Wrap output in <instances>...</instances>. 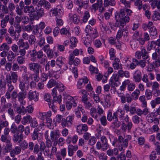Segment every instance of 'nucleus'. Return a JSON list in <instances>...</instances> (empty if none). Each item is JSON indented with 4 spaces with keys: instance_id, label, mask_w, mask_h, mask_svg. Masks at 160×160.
<instances>
[{
    "instance_id": "1",
    "label": "nucleus",
    "mask_w": 160,
    "mask_h": 160,
    "mask_svg": "<svg viewBox=\"0 0 160 160\" xmlns=\"http://www.w3.org/2000/svg\"><path fill=\"white\" fill-rule=\"evenodd\" d=\"M125 10L123 9H121L119 11L120 15L121 17L119 20L117 19V16H115V19L116 22L115 23V26L119 27L120 28H121L125 26L126 23L128 22L130 20L129 17L128 15L125 16Z\"/></svg>"
},
{
    "instance_id": "2",
    "label": "nucleus",
    "mask_w": 160,
    "mask_h": 160,
    "mask_svg": "<svg viewBox=\"0 0 160 160\" xmlns=\"http://www.w3.org/2000/svg\"><path fill=\"white\" fill-rule=\"evenodd\" d=\"M28 67L30 71H32L34 73L31 74V78L36 82H38L39 79V71L41 72V66L37 63H30L28 64Z\"/></svg>"
},
{
    "instance_id": "3",
    "label": "nucleus",
    "mask_w": 160,
    "mask_h": 160,
    "mask_svg": "<svg viewBox=\"0 0 160 160\" xmlns=\"http://www.w3.org/2000/svg\"><path fill=\"white\" fill-rule=\"evenodd\" d=\"M52 130H48L46 131L44 133L46 147L49 148L52 146V142L54 143V139Z\"/></svg>"
},
{
    "instance_id": "4",
    "label": "nucleus",
    "mask_w": 160,
    "mask_h": 160,
    "mask_svg": "<svg viewBox=\"0 0 160 160\" xmlns=\"http://www.w3.org/2000/svg\"><path fill=\"white\" fill-rule=\"evenodd\" d=\"M101 142H98L96 144V148L98 150L101 149L103 151H106L108 148L109 145L108 140L104 136H102L100 138Z\"/></svg>"
},
{
    "instance_id": "5",
    "label": "nucleus",
    "mask_w": 160,
    "mask_h": 160,
    "mask_svg": "<svg viewBox=\"0 0 160 160\" xmlns=\"http://www.w3.org/2000/svg\"><path fill=\"white\" fill-rule=\"evenodd\" d=\"M52 133L54 139V143L53 145H57L62 146L64 143V139L62 137L58 138L60 136V132L58 129L52 130Z\"/></svg>"
},
{
    "instance_id": "6",
    "label": "nucleus",
    "mask_w": 160,
    "mask_h": 160,
    "mask_svg": "<svg viewBox=\"0 0 160 160\" xmlns=\"http://www.w3.org/2000/svg\"><path fill=\"white\" fill-rule=\"evenodd\" d=\"M15 29L13 26H11L8 29V32L11 37H14V39L18 38L20 35L19 33L21 32L22 29L14 26Z\"/></svg>"
},
{
    "instance_id": "7",
    "label": "nucleus",
    "mask_w": 160,
    "mask_h": 160,
    "mask_svg": "<svg viewBox=\"0 0 160 160\" xmlns=\"http://www.w3.org/2000/svg\"><path fill=\"white\" fill-rule=\"evenodd\" d=\"M56 61L54 60H52L50 62H48L45 66V70L50 73L58 72V71H55V69L56 68Z\"/></svg>"
},
{
    "instance_id": "8",
    "label": "nucleus",
    "mask_w": 160,
    "mask_h": 160,
    "mask_svg": "<svg viewBox=\"0 0 160 160\" xmlns=\"http://www.w3.org/2000/svg\"><path fill=\"white\" fill-rule=\"evenodd\" d=\"M29 83V77L28 76H24L23 79L20 81L19 85V89L21 92H26L25 90L26 87H28Z\"/></svg>"
},
{
    "instance_id": "9",
    "label": "nucleus",
    "mask_w": 160,
    "mask_h": 160,
    "mask_svg": "<svg viewBox=\"0 0 160 160\" xmlns=\"http://www.w3.org/2000/svg\"><path fill=\"white\" fill-rule=\"evenodd\" d=\"M124 111L123 110L118 109L113 113L114 117L118 118V116L123 120L125 122H127L129 120V117L127 115L124 116Z\"/></svg>"
},
{
    "instance_id": "10",
    "label": "nucleus",
    "mask_w": 160,
    "mask_h": 160,
    "mask_svg": "<svg viewBox=\"0 0 160 160\" xmlns=\"http://www.w3.org/2000/svg\"><path fill=\"white\" fill-rule=\"evenodd\" d=\"M18 76L17 73L16 72H12L10 74L6 76V82L16 83L18 80Z\"/></svg>"
},
{
    "instance_id": "11",
    "label": "nucleus",
    "mask_w": 160,
    "mask_h": 160,
    "mask_svg": "<svg viewBox=\"0 0 160 160\" xmlns=\"http://www.w3.org/2000/svg\"><path fill=\"white\" fill-rule=\"evenodd\" d=\"M118 96L120 98L121 103L123 104L125 103L126 102L130 103L132 100V96L129 93H127L125 95L120 93H119Z\"/></svg>"
},
{
    "instance_id": "12",
    "label": "nucleus",
    "mask_w": 160,
    "mask_h": 160,
    "mask_svg": "<svg viewBox=\"0 0 160 160\" xmlns=\"http://www.w3.org/2000/svg\"><path fill=\"white\" fill-rule=\"evenodd\" d=\"M92 9L96 11L99 8V11L102 12L104 10V8L103 7L102 0H97L96 2L92 5Z\"/></svg>"
},
{
    "instance_id": "13",
    "label": "nucleus",
    "mask_w": 160,
    "mask_h": 160,
    "mask_svg": "<svg viewBox=\"0 0 160 160\" xmlns=\"http://www.w3.org/2000/svg\"><path fill=\"white\" fill-rule=\"evenodd\" d=\"M35 10H36V13L33 15L32 19L37 20L44 16L45 13L43 8H40L38 9L37 8H36Z\"/></svg>"
},
{
    "instance_id": "14",
    "label": "nucleus",
    "mask_w": 160,
    "mask_h": 160,
    "mask_svg": "<svg viewBox=\"0 0 160 160\" xmlns=\"http://www.w3.org/2000/svg\"><path fill=\"white\" fill-rule=\"evenodd\" d=\"M10 47L6 42L3 43L0 46V51L2 52L0 53L1 57L3 58L5 57L6 53L10 49Z\"/></svg>"
},
{
    "instance_id": "15",
    "label": "nucleus",
    "mask_w": 160,
    "mask_h": 160,
    "mask_svg": "<svg viewBox=\"0 0 160 160\" xmlns=\"http://www.w3.org/2000/svg\"><path fill=\"white\" fill-rule=\"evenodd\" d=\"M38 93L36 91L30 90L28 94V98L30 101L37 102L38 100Z\"/></svg>"
},
{
    "instance_id": "16",
    "label": "nucleus",
    "mask_w": 160,
    "mask_h": 160,
    "mask_svg": "<svg viewBox=\"0 0 160 160\" xmlns=\"http://www.w3.org/2000/svg\"><path fill=\"white\" fill-rule=\"evenodd\" d=\"M88 130V127L86 124H80L77 127V132L79 134L83 133V132H86Z\"/></svg>"
},
{
    "instance_id": "17",
    "label": "nucleus",
    "mask_w": 160,
    "mask_h": 160,
    "mask_svg": "<svg viewBox=\"0 0 160 160\" xmlns=\"http://www.w3.org/2000/svg\"><path fill=\"white\" fill-rule=\"evenodd\" d=\"M122 85L123 87H125L127 85V89L129 91H133L135 88V84L133 82L130 83V81L129 79L125 81Z\"/></svg>"
},
{
    "instance_id": "18",
    "label": "nucleus",
    "mask_w": 160,
    "mask_h": 160,
    "mask_svg": "<svg viewBox=\"0 0 160 160\" xmlns=\"http://www.w3.org/2000/svg\"><path fill=\"white\" fill-rule=\"evenodd\" d=\"M12 138V140L14 143H20L23 139V136L22 133L20 134L19 132L14 133Z\"/></svg>"
},
{
    "instance_id": "19",
    "label": "nucleus",
    "mask_w": 160,
    "mask_h": 160,
    "mask_svg": "<svg viewBox=\"0 0 160 160\" xmlns=\"http://www.w3.org/2000/svg\"><path fill=\"white\" fill-rule=\"evenodd\" d=\"M78 148L77 145L73 146L72 144H69L68 146V154L69 156L72 157L74 154V151H77Z\"/></svg>"
},
{
    "instance_id": "20",
    "label": "nucleus",
    "mask_w": 160,
    "mask_h": 160,
    "mask_svg": "<svg viewBox=\"0 0 160 160\" xmlns=\"http://www.w3.org/2000/svg\"><path fill=\"white\" fill-rule=\"evenodd\" d=\"M127 122V123L126 124L124 121L122 122L121 128L123 132H126L127 128L128 131H130L132 127V124L131 122H129L128 121Z\"/></svg>"
},
{
    "instance_id": "21",
    "label": "nucleus",
    "mask_w": 160,
    "mask_h": 160,
    "mask_svg": "<svg viewBox=\"0 0 160 160\" xmlns=\"http://www.w3.org/2000/svg\"><path fill=\"white\" fill-rule=\"evenodd\" d=\"M27 95V92H20L17 96V99L20 102L21 105H24L25 101H23L24 99L26 98Z\"/></svg>"
},
{
    "instance_id": "22",
    "label": "nucleus",
    "mask_w": 160,
    "mask_h": 160,
    "mask_svg": "<svg viewBox=\"0 0 160 160\" xmlns=\"http://www.w3.org/2000/svg\"><path fill=\"white\" fill-rule=\"evenodd\" d=\"M74 55L73 54H70L68 57V63L70 65L74 64L75 66H77L79 64L80 60L77 58L74 60Z\"/></svg>"
},
{
    "instance_id": "23",
    "label": "nucleus",
    "mask_w": 160,
    "mask_h": 160,
    "mask_svg": "<svg viewBox=\"0 0 160 160\" xmlns=\"http://www.w3.org/2000/svg\"><path fill=\"white\" fill-rule=\"evenodd\" d=\"M21 149L20 147H15V148L10 152V156L12 158L11 159L15 158H16L17 160V158L15 157V155L19 154L21 152Z\"/></svg>"
},
{
    "instance_id": "24",
    "label": "nucleus",
    "mask_w": 160,
    "mask_h": 160,
    "mask_svg": "<svg viewBox=\"0 0 160 160\" xmlns=\"http://www.w3.org/2000/svg\"><path fill=\"white\" fill-rule=\"evenodd\" d=\"M119 79V76L117 74L113 75L110 79L109 82L112 87H113L115 86H117V84L116 82L118 81Z\"/></svg>"
},
{
    "instance_id": "25",
    "label": "nucleus",
    "mask_w": 160,
    "mask_h": 160,
    "mask_svg": "<svg viewBox=\"0 0 160 160\" xmlns=\"http://www.w3.org/2000/svg\"><path fill=\"white\" fill-rule=\"evenodd\" d=\"M142 73L139 70H136L133 74V78L136 82H139L142 80Z\"/></svg>"
},
{
    "instance_id": "26",
    "label": "nucleus",
    "mask_w": 160,
    "mask_h": 160,
    "mask_svg": "<svg viewBox=\"0 0 160 160\" xmlns=\"http://www.w3.org/2000/svg\"><path fill=\"white\" fill-rule=\"evenodd\" d=\"M81 101L86 108L89 109L92 106V103L89 101L88 98L86 96H84L82 97Z\"/></svg>"
},
{
    "instance_id": "27",
    "label": "nucleus",
    "mask_w": 160,
    "mask_h": 160,
    "mask_svg": "<svg viewBox=\"0 0 160 160\" xmlns=\"http://www.w3.org/2000/svg\"><path fill=\"white\" fill-rule=\"evenodd\" d=\"M56 68L55 69V71H59L61 69L63 62L62 57H59L58 58L56 61Z\"/></svg>"
},
{
    "instance_id": "28",
    "label": "nucleus",
    "mask_w": 160,
    "mask_h": 160,
    "mask_svg": "<svg viewBox=\"0 0 160 160\" xmlns=\"http://www.w3.org/2000/svg\"><path fill=\"white\" fill-rule=\"evenodd\" d=\"M23 12L32 14L34 12L35 10L34 7L32 5L28 6H25L23 9Z\"/></svg>"
},
{
    "instance_id": "29",
    "label": "nucleus",
    "mask_w": 160,
    "mask_h": 160,
    "mask_svg": "<svg viewBox=\"0 0 160 160\" xmlns=\"http://www.w3.org/2000/svg\"><path fill=\"white\" fill-rule=\"evenodd\" d=\"M21 105L16 108V111L19 114L24 115L27 112L26 109L23 105Z\"/></svg>"
},
{
    "instance_id": "30",
    "label": "nucleus",
    "mask_w": 160,
    "mask_h": 160,
    "mask_svg": "<svg viewBox=\"0 0 160 160\" xmlns=\"http://www.w3.org/2000/svg\"><path fill=\"white\" fill-rule=\"evenodd\" d=\"M16 54L13 53V51H9L6 53L5 57L6 56L8 61L9 62H12L16 57Z\"/></svg>"
},
{
    "instance_id": "31",
    "label": "nucleus",
    "mask_w": 160,
    "mask_h": 160,
    "mask_svg": "<svg viewBox=\"0 0 160 160\" xmlns=\"http://www.w3.org/2000/svg\"><path fill=\"white\" fill-rule=\"evenodd\" d=\"M39 117L41 119L43 120L45 118H47L51 116L52 113L50 111H49L47 112H39Z\"/></svg>"
},
{
    "instance_id": "32",
    "label": "nucleus",
    "mask_w": 160,
    "mask_h": 160,
    "mask_svg": "<svg viewBox=\"0 0 160 160\" xmlns=\"http://www.w3.org/2000/svg\"><path fill=\"white\" fill-rule=\"evenodd\" d=\"M160 56V47H158L155 50V52L152 54V58L153 60L158 59V57Z\"/></svg>"
},
{
    "instance_id": "33",
    "label": "nucleus",
    "mask_w": 160,
    "mask_h": 160,
    "mask_svg": "<svg viewBox=\"0 0 160 160\" xmlns=\"http://www.w3.org/2000/svg\"><path fill=\"white\" fill-rule=\"evenodd\" d=\"M12 145L11 141L6 142V145L4 148V150L6 153L10 152L12 150Z\"/></svg>"
},
{
    "instance_id": "34",
    "label": "nucleus",
    "mask_w": 160,
    "mask_h": 160,
    "mask_svg": "<svg viewBox=\"0 0 160 160\" xmlns=\"http://www.w3.org/2000/svg\"><path fill=\"white\" fill-rule=\"evenodd\" d=\"M150 103L152 108H155L157 105L160 104V97H157L154 100L151 101Z\"/></svg>"
},
{
    "instance_id": "35",
    "label": "nucleus",
    "mask_w": 160,
    "mask_h": 160,
    "mask_svg": "<svg viewBox=\"0 0 160 160\" xmlns=\"http://www.w3.org/2000/svg\"><path fill=\"white\" fill-rule=\"evenodd\" d=\"M15 19V22L14 26L20 28V29H22L21 27L20 24V23L21 22V16L17 15L16 16Z\"/></svg>"
},
{
    "instance_id": "36",
    "label": "nucleus",
    "mask_w": 160,
    "mask_h": 160,
    "mask_svg": "<svg viewBox=\"0 0 160 160\" xmlns=\"http://www.w3.org/2000/svg\"><path fill=\"white\" fill-rule=\"evenodd\" d=\"M116 3L115 0H104L103 4L104 7H107L109 6H114Z\"/></svg>"
},
{
    "instance_id": "37",
    "label": "nucleus",
    "mask_w": 160,
    "mask_h": 160,
    "mask_svg": "<svg viewBox=\"0 0 160 160\" xmlns=\"http://www.w3.org/2000/svg\"><path fill=\"white\" fill-rule=\"evenodd\" d=\"M140 93V92L139 89H136L131 94V96L132 99L136 100L138 99Z\"/></svg>"
},
{
    "instance_id": "38",
    "label": "nucleus",
    "mask_w": 160,
    "mask_h": 160,
    "mask_svg": "<svg viewBox=\"0 0 160 160\" xmlns=\"http://www.w3.org/2000/svg\"><path fill=\"white\" fill-rule=\"evenodd\" d=\"M22 47L23 48L22 49H20V48L19 50L18 51V52L20 56L24 57L26 54V51L29 48V46H28L27 47Z\"/></svg>"
},
{
    "instance_id": "39",
    "label": "nucleus",
    "mask_w": 160,
    "mask_h": 160,
    "mask_svg": "<svg viewBox=\"0 0 160 160\" xmlns=\"http://www.w3.org/2000/svg\"><path fill=\"white\" fill-rule=\"evenodd\" d=\"M32 118L30 115H27L23 117L22 122L23 125H25L28 122L30 123L31 121Z\"/></svg>"
},
{
    "instance_id": "40",
    "label": "nucleus",
    "mask_w": 160,
    "mask_h": 160,
    "mask_svg": "<svg viewBox=\"0 0 160 160\" xmlns=\"http://www.w3.org/2000/svg\"><path fill=\"white\" fill-rule=\"evenodd\" d=\"M88 79L87 77H85L83 78L80 79L78 82L77 86L79 88H81V86L82 85L83 83H87L88 82Z\"/></svg>"
},
{
    "instance_id": "41",
    "label": "nucleus",
    "mask_w": 160,
    "mask_h": 160,
    "mask_svg": "<svg viewBox=\"0 0 160 160\" xmlns=\"http://www.w3.org/2000/svg\"><path fill=\"white\" fill-rule=\"evenodd\" d=\"M8 6L9 10L10 12V15H12L13 14V11L16 8L15 4L13 2H11L9 3Z\"/></svg>"
},
{
    "instance_id": "42",
    "label": "nucleus",
    "mask_w": 160,
    "mask_h": 160,
    "mask_svg": "<svg viewBox=\"0 0 160 160\" xmlns=\"http://www.w3.org/2000/svg\"><path fill=\"white\" fill-rule=\"evenodd\" d=\"M90 113L91 116L93 118L97 119L98 118V115L97 112V109L95 108H92L90 110Z\"/></svg>"
},
{
    "instance_id": "43",
    "label": "nucleus",
    "mask_w": 160,
    "mask_h": 160,
    "mask_svg": "<svg viewBox=\"0 0 160 160\" xmlns=\"http://www.w3.org/2000/svg\"><path fill=\"white\" fill-rule=\"evenodd\" d=\"M21 22L23 24H27L29 22V18L25 15L21 16Z\"/></svg>"
},
{
    "instance_id": "44",
    "label": "nucleus",
    "mask_w": 160,
    "mask_h": 160,
    "mask_svg": "<svg viewBox=\"0 0 160 160\" xmlns=\"http://www.w3.org/2000/svg\"><path fill=\"white\" fill-rule=\"evenodd\" d=\"M114 121L112 122L114 128H118L121 125V122L119 121L118 118L114 117Z\"/></svg>"
},
{
    "instance_id": "45",
    "label": "nucleus",
    "mask_w": 160,
    "mask_h": 160,
    "mask_svg": "<svg viewBox=\"0 0 160 160\" xmlns=\"http://www.w3.org/2000/svg\"><path fill=\"white\" fill-rule=\"evenodd\" d=\"M9 106L7 110L8 113L12 117H13L14 116V112L13 109L12 108V104L11 103H9Z\"/></svg>"
},
{
    "instance_id": "46",
    "label": "nucleus",
    "mask_w": 160,
    "mask_h": 160,
    "mask_svg": "<svg viewBox=\"0 0 160 160\" xmlns=\"http://www.w3.org/2000/svg\"><path fill=\"white\" fill-rule=\"evenodd\" d=\"M155 61L153 62V64H150V66L153 68L154 66V68H158L160 66V56L158 57V59L155 60Z\"/></svg>"
},
{
    "instance_id": "47",
    "label": "nucleus",
    "mask_w": 160,
    "mask_h": 160,
    "mask_svg": "<svg viewBox=\"0 0 160 160\" xmlns=\"http://www.w3.org/2000/svg\"><path fill=\"white\" fill-rule=\"evenodd\" d=\"M23 9L19 7V5H17L16 6L15 12L18 16H21L23 14Z\"/></svg>"
},
{
    "instance_id": "48",
    "label": "nucleus",
    "mask_w": 160,
    "mask_h": 160,
    "mask_svg": "<svg viewBox=\"0 0 160 160\" xmlns=\"http://www.w3.org/2000/svg\"><path fill=\"white\" fill-rule=\"evenodd\" d=\"M28 43L30 45H33L34 44L36 39L34 35H31L29 36V38H28Z\"/></svg>"
},
{
    "instance_id": "49",
    "label": "nucleus",
    "mask_w": 160,
    "mask_h": 160,
    "mask_svg": "<svg viewBox=\"0 0 160 160\" xmlns=\"http://www.w3.org/2000/svg\"><path fill=\"white\" fill-rule=\"evenodd\" d=\"M154 118L152 113H149L146 117L147 120L149 123H151L153 122Z\"/></svg>"
},
{
    "instance_id": "50",
    "label": "nucleus",
    "mask_w": 160,
    "mask_h": 160,
    "mask_svg": "<svg viewBox=\"0 0 160 160\" xmlns=\"http://www.w3.org/2000/svg\"><path fill=\"white\" fill-rule=\"evenodd\" d=\"M7 4H3V5L0 4V7H2V12L4 14H8L9 12L8 9V7Z\"/></svg>"
},
{
    "instance_id": "51",
    "label": "nucleus",
    "mask_w": 160,
    "mask_h": 160,
    "mask_svg": "<svg viewBox=\"0 0 160 160\" xmlns=\"http://www.w3.org/2000/svg\"><path fill=\"white\" fill-rule=\"evenodd\" d=\"M6 84V79H5L4 77L2 78L0 80V87L2 88L5 89Z\"/></svg>"
},
{
    "instance_id": "52",
    "label": "nucleus",
    "mask_w": 160,
    "mask_h": 160,
    "mask_svg": "<svg viewBox=\"0 0 160 160\" xmlns=\"http://www.w3.org/2000/svg\"><path fill=\"white\" fill-rule=\"evenodd\" d=\"M139 100L142 102V107L144 108L146 107L147 105V103L146 101L145 96L144 95L141 96L139 98Z\"/></svg>"
},
{
    "instance_id": "53",
    "label": "nucleus",
    "mask_w": 160,
    "mask_h": 160,
    "mask_svg": "<svg viewBox=\"0 0 160 160\" xmlns=\"http://www.w3.org/2000/svg\"><path fill=\"white\" fill-rule=\"evenodd\" d=\"M10 130L12 133H15L18 131V127L15 123H13L10 127Z\"/></svg>"
},
{
    "instance_id": "54",
    "label": "nucleus",
    "mask_w": 160,
    "mask_h": 160,
    "mask_svg": "<svg viewBox=\"0 0 160 160\" xmlns=\"http://www.w3.org/2000/svg\"><path fill=\"white\" fill-rule=\"evenodd\" d=\"M141 52L142 59H147L148 58V55L146 50L144 49H142Z\"/></svg>"
},
{
    "instance_id": "55",
    "label": "nucleus",
    "mask_w": 160,
    "mask_h": 160,
    "mask_svg": "<svg viewBox=\"0 0 160 160\" xmlns=\"http://www.w3.org/2000/svg\"><path fill=\"white\" fill-rule=\"evenodd\" d=\"M22 29L24 31H26L28 32H30L32 30V26L31 25H24L22 27Z\"/></svg>"
},
{
    "instance_id": "56",
    "label": "nucleus",
    "mask_w": 160,
    "mask_h": 160,
    "mask_svg": "<svg viewBox=\"0 0 160 160\" xmlns=\"http://www.w3.org/2000/svg\"><path fill=\"white\" fill-rule=\"evenodd\" d=\"M68 139H70L68 143H70L72 141V142L73 144H75L77 142L78 139V137L77 135H75L72 136V138L70 137H68Z\"/></svg>"
},
{
    "instance_id": "57",
    "label": "nucleus",
    "mask_w": 160,
    "mask_h": 160,
    "mask_svg": "<svg viewBox=\"0 0 160 160\" xmlns=\"http://www.w3.org/2000/svg\"><path fill=\"white\" fill-rule=\"evenodd\" d=\"M71 20H72L73 22L76 24H78L79 22V19L76 14L72 15L70 17Z\"/></svg>"
},
{
    "instance_id": "58",
    "label": "nucleus",
    "mask_w": 160,
    "mask_h": 160,
    "mask_svg": "<svg viewBox=\"0 0 160 160\" xmlns=\"http://www.w3.org/2000/svg\"><path fill=\"white\" fill-rule=\"evenodd\" d=\"M90 17V15L88 12L87 11H85L83 14V18L82 19V21L84 23L86 22L88 18Z\"/></svg>"
},
{
    "instance_id": "59",
    "label": "nucleus",
    "mask_w": 160,
    "mask_h": 160,
    "mask_svg": "<svg viewBox=\"0 0 160 160\" xmlns=\"http://www.w3.org/2000/svg\"><path fill=\"white\" fill-rule=\"evenodd\" d=\"M20 146L21 148L24 150L28 148V143L25 140H23L20 143Z\"/></svg>"
},
{
    "instance_id": "60",
    "label": "nucleus",
    "mask_w": 160,
    "mask_h": 160,
    "mask_svg": "<svg viewBox=\"0 0 160 160\" xmlns=\"http://www.w3.org/2000/svg\"><path fill=\"white\" fill-rule=\"evenodd\" d=\"M38 133L37 129H35L32 135V139L33 140H37L38 138Z\"/></svg>"
},
{
    "instance_id": "61",
    "label": "nucleus",
    "mask_w": 160,
    "mask_h": 160,
    "mask_svg": "<svg viewBox=\"0 0 160 160\" xmlns=\"http://www.w3.org/2000/svg\"><path fill=\"white\" fill-rule=\"evenodd\" d=\"M25 58L22 56H18L17 58V61L18 64H23L25 62Z\"/></svg>"
},
{
    "instance_id": "62",
    "label": "nucleus",
    "mask_w": 160,
    "mask_h": 160,
    "mask_svg": "<svg viewBox=\"0 0 160 160\" xmlns=\"http://www.w3.org/2000/svg\"><path fill=\"white\" fill-rule=\"evenodd\" d=\"M57 84L55 81L53 79H51L49 81L47 85L48 88H50L54 86H56Z\"/></svg>"
},
{
    "instance_id": "63",
    "label": "nucleus",
    "mask_w": 160,
    "mask_h": 160,
    "mask_svg": "<svg viewBox=\"0 0 160 160\" xmlns=\"http://www.w3.org/2000/svg\"><path fill=\"white\" fill-rule=\"evenodd\" d=\"M60 32L62 35H67L68 37H69L70 33L69 30L65 28L62 29L60 30Z\"/></svg>"
},
{
    "instance_id": "64",
    "label": "nucleus",
    "mask_w": 160,
    "mask_h": 160,
    "mask_svg": "<svg viewBox=\"0 0 160 160\" xmlns=\"http://www.w3.org/2000/svg\"><path fill=\"white\" fill-rule=\"evenodd\" d=\"M149 29L150 33L151 35L154 36L157 34V31L154 27L153 26L149 28Z\"/></svg>"
}]
</instances>
